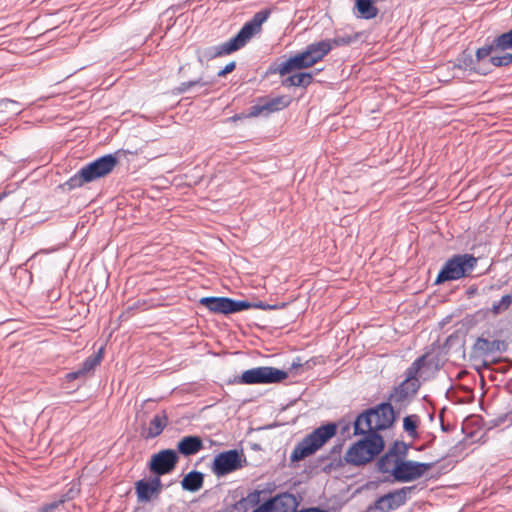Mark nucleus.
<instances>
[{
  "label": "nucleus",
  "mask_w": 512,
  "mask_h": 512,
  "mask_svg": "<svg viewBox=\"0 0 512 512\" xmlns=\"http://www.w3.org/2000/svg\"><path fill=\"white\" fill-rule=\"evenodd\" d=\"M168 423V417L163 412L162 414L155 415L149 422V427L146 431L145 438L151 439L159 436Z\"/></svg>",
  "instance_id": "obj_24"
},
{
  "label": "nucleus",
  "mask_w": 512,
  "mask_h": 512,
  "mask_svg": "<svg viewBox=\"0 0 512 512\" xmlns=\"http://www.w3.org/2000/svg\"><path fill=\"white\" fill-rule=\"evenodd\" d=\"M409 396V392L404 391L402 387H396L394 391L391 393L389 400L394 403H402Z\"/></svg>",
  "instance_id": "obj_35"
},
{
  "label": "nucleus",
  "mask_w": 512,
  "mask_h": 512,
  "mask_svg": "<svg viewBox=\"0 0 512 512\" xmlns=\"http://www.w3.org/2000/svg\"><path fill=\"white\" fill-rule=\"evenodd\" d=\"M102 353L103 348H100L96 354L85 359V361L82 363V366L78 370L68 373L66 376L67 379L72 381L91 373L96 368V366L100 364L103 357Z\"/></svg>",
  "instance_id": "obj_18"
},
{
  "label": "nucleus",
  "mask_w": 512,
  "mask_h": 512,
  "mask_svg": "<svg viewBox=\"0 0 512 512\" xmlns=\"http://www.w3.org/2000/svg\"><path fill=\"white\" fill-rule=\"evenodd\" d=\"M407 446L404 443H395L389 451L378 461L379 470L383 473H391L396 461L400 460L401 455H405Z\"/></svg>",
  "instance_id": "obj_15"
},
{
  "label": "nucleus",
  "mask_w": 512,
  "mask_h": 512,
  "mask_svg": "<svg viewBox=\"0 0 512 512\" xmlns=\"http://www.w3.org/2000/svg\"><path fill=\"white\" fill-rule=\"evenodd\" d=\"M119 160L114 154H106L94 161L84 165L76 174H74L66 185L69 189L82 187L87 183L94 182L100 178L109 175L118 165Z\"/></svg>",
  "instance_id": "obj_3"
},
{
  "label": "nucleus",
  "mask_w": 512,
  "mask_h": 512,
  "mask_svg": "<svg viewBox=\"0 0 512 512\" xmlns=\"http://www.w3.org/2000/svg\"><path fill=\"white\" fill-rule=\"evenodd\" d=\"M330 51L331 47L329 44L326 43L325 40H322L308 45L304 52L313 66L315 63L322 60Z\"/></svg>",
  "instance_id": "obj_22"
},
{
  "label": "nucleus",
  "mask_w": 512,
  "mask_h": 512,
  "mask_svg": "<svg viewBox=\"0 0 512 512\" xmlns=\"http://www.w3.org/2000/svg\"><path fill=\"white\" fill-rule=\"evenodd\" d=\"M208 85H210V82L204 81L202 78H199V79L193 80V81L182 82L178 87V92L185 93L191 87H194V86L205 87Z\"/></svg>",
  "instance_id": "obj_33"
},
{
  "label": "nucleus",
  "mask_w": 512,
  "mask_h": 512,
  "mask_svg": "<svg viewBox=\"0 0 512 512\" xmlns=\"http://www.w3.org/2000/svg\"><path fill=\"white\" fill-rule=\"evenodd\" d=\"M242 456V453L236 449L221 452L215 456L211 470L218 477L232 473L242 468L243 463L246 462Z\"/></svg>",
  "instance_id": "obj_10"
},
{
  "label": "nucleus",
  "mask_w": 512,
  "mask_h": 512,
  "mask_svg": "<svg viewBox=\"0 0 512 512\" xmlns=\"http://www.w3.org/2000/svg\"><path fill=\"white\" fill-rule=\"evenodd\" d=\"M22 109L16 101L5 99L0 102V113H6L9 116L20 114Z\"/></svg>",
  "instance_id": "obj_30"
},
{
  "label": "nucleus",
  "mask_w": 512,
  "mask_h": 512,
  "mask_svg": "<svg viewBox=\"0 0 512 512\" xmlns=\"http://www.w3.org/2000/svg\"><path fill=\"white\" fill-rule=\"evenodd\" d=\"M512 304V295H504L498 302H494L491 307V312L494 315H498L506 311Z\"/></svg>",
  "instance_id": "obj_31"
},
{
  "label": "nucleus",
  "mask_w": 512,
  "mask_h": 512,
  "mask_svg": "<svg viewBox=\"0 0 512 512\" xmlns=\"http://www.w3.org/2000/svg\"><path fill=\"white\" fill-rule=\"evenodd\" d=\"M506 347V343L502 340H489L484 337H478L473 344L472 350L476 356L482 357L504 352Z\"/></svg>",
  "instance_id": "obj_14"
},
{
  "label": "nucleus",
  "mask_w": 512,
  "mask_h": 512,
  "mask_svg": "<svg viewBox=\"0 0 512 512\" xmlns=\"http://www.w3.org/2000/svg\"><path fill=\"white\" fill-rule=\"evenodd\" d=\"M359 33H340L336 32L335 36L332 39L325 40L326 43L329 44L331 50L335 47L340 46H349L352 43L356 42L359 39Z\"/></svg>",
  "instance_id": "obj_26"
},
{
  "label": "nucleus",
  "mask_w": 512,
  "mask_h": 512,
  "mask_svg": "<svg viewBox=\"0 0 512 512\" xmlns=\"http://www.w3.org/2000/svg\"><path fill=\"white\" fill-rule=\"evenodd\" d=\"M199 303L213 313L230 314V298L203 297L200 299Z\"/></svg>",
  "instance_id": "obj_21"
},
{
  "label": "nucleus",
  "mask_w": 512,
  "mask_h": 512,
  "mask_svg": "<svg viewBox=\"0 0 512 512\" xmlns=\"http://www.w3.org/2000/svg\"><path fill=\"white\" fill-rule=\"evenodd\" d=\"M161 480L159 477H154L150 481L139 480L135 484V490L138 501L148 502L152 499L154 494H158L161 491Z\"/></svg>",
  "instance_id": "obj_16"
},
{
  "label": "nucleus",
  "mask_w": 512,
  "mask_h": 512,
  "mask_svg": "<svg viewBox=\"0 0 512 512\" xmlns=\"http://www.w3.org/2000/svg\"><path fill=\"white\" fill-rule=\"evenodd\" d=\"M261 491L254 490L253 492H250L245 498H242L240 500V503H246L250 507L258 506L261 499Z\"/></svg>",
  "instance_id": "obj_34"
},
{
  "label": "nucleus",
  "mask_w": 512,
  "mask_h": 512,
  "mask_svg": "<svg viewBox=\"0 0 512 512\" xmlns=\"http://www.w3.org/2000/svg\"><path fill=\"white\" fill-rule=\"evenodd\" d=\"M489 58V62L495 67L507 66L512 63V53L499 54L494 40L476 51V60L481 62Z\"/></svg>",
  "instance_id": "obj_13"
},
{
  "label": "nucleus",
  "mask_w": 512,
  "mask_h": 512,
  "mask_svg": "<svg viewBox=\"0 0 512 512\" xmlns=\"http://www.w3.org/2000/svg\"><path fill=\"white\" fill-rule=\"evenodd\" d=\"M477 265V258L472 254H456L450 257L441 268L436 283L459 280L469 276Z\"/></svg>",
  "instance_id": "obj_6"
},
{
  "label": "nucleus",
  "mask_w": 512,
  "mask_h": 512,
  "mask_svg": "<svg viewBox=\"0 0 512 512\" xmlns=\"http://www.w3.org/2000/svg\"><path fill=\"white\" fill-rule=\"evenodd\" d=\"M311 81H312V75L310 73L301 72V73H296L294 75L287 77L283 81V85L287 86V87H291V86L306 87L311 83Z\"/></svg>",
  "instance_id": "obj_27"
},
{
  "label": "nucleus",
  "mask_w": 512,
  "mask_h": 512,
  "mask_svg": "<svg viewBox=\"0 0 512 512\" xmlns=\"http://www.w3.org/2000/svg\"><path fill=\"white\" fill-rule=\"evenodd\" d=\"M230 314L252 308V304L247 301L233 300L230 298Z\"/></svg>",
  "instance_id": "obj_36"
},
{
  "label": "nucleus",
  "mask_w": 512,
  "mask_h": 512,
  "mask_svg": "<svg viewBox=\"0 0 512 512\" xmlns=\"http://www.w3.org/2000/svg\"><path fill=\"white\" fill-rule=\"evenodd\" d=\"M336 433L337 425L332 422L314 429L294 447L290 455L291 462H299L311 456L328 440L334 437Z\"/></svg>",
  "instance_id": "obj_4"
},
{
  "label": "nucleus",
  "mask_w": 512,
  "mask_h": 512,
  "mask_svg": "<svg viewBox=\"0 0 512 512\" xmlns=\"http://www.w3.org/2000/svg\"><path fill=\"white\" fill-rule=\"evenodd\" d=\"M472 63H473L472 57H469L468 59L466 57L463 58V66H465L466 68L471 67Z\"/></svg>",
  "instance_id": "obj_41"
},
{
  "label": "nucleus",
  "mask_w": 512,
  "mask_h": 512,
  "mask_svg": "<svg viewBox=\"0 0 512 512\" xmlns=\"http://www.w3.org/2000/svg\"><path fill=\"white\" fill-rule=\"evenodd\" d=\"M202 449L203 441L196 435L185 436L177 444L178 452L186 457L195 455Z\"/></svg>",
  "instance_id": "obj_20"
},
{
  "label": "nucleus",
  "mask_w": 512,
  "mask_h": 512,
  "mask_svg": "<svg viewBox=\"0 0 512 512\" xmlns=\"http://www.w3.org/2000/svg\"><path fill=\"white\" fill-rule=\"evenodd\" d=\"M420 384H415V382H407L405 379L398 387H402L404 391L409 392V395H413L417 392Z\"/></svg>",
  "instance_id": "obj_37"
},
{
  "label": "nucleus",
  "mask_w": 512,
  "mask_h": 512,
  "mask_svg": "<svg viewBox=\"0 0 512 512\" xmlns=\"http://www.w3.org/2000/svg\"><path fill=\"white\" fill-rule=\"evenodd\" d=\"M283 306H284V304H282V305H269V304H265L262 301H259L258 303H255V304H252V307L259 308V309H262V310H273V309H278V308L283 307Z\"/></svg>",
  "instance_id": "obj_39"
},
{
  "label": "nucleus",
  "mask_w": 512,
  "mask_h": 512,
  "mask_svg": "<svg viewBox=\"0 0 512 512\" xmlns=\"http://www.w3.org/2000/svg\"><path fill=\"white\" fill-rule=\"evenodd\" d=\"M425 357H419L417 358L409 368H407L405 375L407 382H415V384H419V380L417 378L421 368L424 365Z\"/></svg>",
  "instance_id": "obj_29"
},
{
  "label": "nucleus",
  "mask_w": 512,
  "mask_h": 512,
  "mask_svg": "<svg viewBox=\"0 0 512 512\" xmlns=\"http://www.w3.org/2000/svg\"><path fill=\"white\" fill-rule=\"evenodd\" d=\"M355 9L357 16L362 19H373L378 14V9L374 6L373 0H356Z\"/></svg>",
  "instance_id": "obj_25"
},
{
  "label": "nucleus",
  "mask_w": 512,
  "mask_h": 512,
  "mask_svg": "<svg viewBox=\"0 0 512 512\" xmlns=\"http://www.w3.org/2000/svg\"><path fill=\"white\" fill-rule=\"evenodd\" d=\"M418 426V418L415 415L406 416L403 420V428L404 430L411 436L416 434Z\"/></svg>",
  "instance_id": "obj_32"
},
{
  "label": "nucleus",
  "mask_w": 512,
  "mask_h": 512,
  "mask_svg": "<svg viewBox=\"0 0 512 512\" xmlns=\"http://www.w3.org/2000/svg\"><path fill=\"white\" fill-rule=\"evenodd\" d=\"M204 483V475L199 471H191L181 481L182 488L189 492L200 490Z\"/></svg>",
  "instance_id": "obj_23"
},
{
  "label": "nucleus",
  "mask_w": 512,
  "mask_h": 512,
  "mask_svg": "<svg viewBox=\"0 0 512 512\" xmlns=\"http://www.w3.org/2000/svg\"><path fill=\"white\" fill-rule=\"evenodd\" d=\"M295 512H327V511L320 509L318 507H312V508L302 509L300 511L296 510Z\"/></svg>",
  "instance_id": "obj_40"
},
{
  "label": "nucleus",
  "mask_w": 512,
  "mask_h": 512,
  "mask_svg": "<svg viewBox=\"0 0 512 512\" xmlns=\"http://www.w3.org/2000/svg\"><path fill=\"white\" fill-rule=\"evenodd\" d=\"M434 467V463H422L412 460H403L400 457L392 469V475L398 482H410L421 478Z\"/></svg>",
  "instance_id": "obj_8"
},
{
  "label": "nucleus",
  "mask_w": 512,
  "mask_h": 512,
  "mask_svg": "<svg viewBox=\"0 0 512 512\" xmlns=\"http://www.w3.org/2000/svg\"><path fill=\"white\" fill-rule=\"evenodd\" d=\"M312 64L310 63V60H308V57L306 56L305 52H301L286 61L281 62L276 71L284 76L288 73H290L294 69H303L311 67Z\"/></svg>",
  "instance_id": "obj_17"
},
{
  "label": "nucleus",
  "mask_w": 512,
  "mask_h": 512,
  "mask_svg": "<svg viewBox=\"0 0 512 512\" xmlns=\"http://www.w3.org/2000/svg\"><path fill=\"white\" fill-rule=\"evenodd\" d=\"M288 377V373L284 370L270 367L261 366L245 370L239 377V383L253 385V384H272L280 383Z\"/></svg>",
  "instance_id": "obj_7"
},
{
  "label": "nucleus",
  "mask_w": 512,
  "mask_h": 512,
  "mask_svg": "<svg viewBox=\"0 0 512 512\" xmlns=\"http://www.w3.org/2000/svg\"><path fill=\"white\" fill-rule=\"evenodd\" d=\"M299 503L290 493H282L265 501L252 512H295Z\"/></svg>",
  "instance_id": "obj_11"
},
{
  "label": "nucleus",
  "mask_w": 512,
  "mask_h": 512,
  "mask_svg": "<svg viewBox=\"0 0 512 512\" xmlns=\"http://www.w3.org/2000/svg\"><path fill=\"white\" fill-rule=\"evenodd\" d=\"M288 105V101L285 97L279 96L266 101L264 104H257L251 107L250 116H259L263 113H271L285 108Z\"/></svg>",
  "instance_id": "obj_19"
},
{
  "label": "nucleus",
  "mask_w": 512,
  "mask_h": 512,
  "mask_svg": "<svg viewBox=\"0 0 512 512\" xmlns=\"http://www.w3.org/2000/svg\"><path fill=\"white\" fill-rule=\"evenodd\" d=\"M178 459V455L174 450H162L152 456L149 468L156 477H159L172 472L178 463Z\"/></svg>",
  "instance_id": "obj_12"
},
{
  "label": "nucleus",
  "mask_w": 512,
  "mask_h": 512,
  "mask_svg": "<svg viewBox=\"0 0 512 512\" xmlns=\"http://www.w3.org/2000/svg\"><path fill=\"white\" fill-rule=\"evenodd\" d=\"M416 489L415 486L402 487L400 489L389 492L375 500L367 509L368 512H389L404 505L407 501L408 494Z\"/></svg>",
  "instance_id": "obj_9"
},
{
  "label": "nucleus",
  "mask_w": 512,
  "mask_h": 512,
  "mask_svg": "<svg viewBox=\"0 0 512 512\" xmlns=\"http://www.w3.org/2000/svg\"><path fill=\"white\" fill-rule=\"evenodd\" d=\"M499 54L509 53L512 50V29L494 39Z\"/></svg>",
  "instance_id": "obj_28"
},
{
  "label": "nucleus",
  "mask_w": 512,
  "mask_h": 512,
  "mask_svg": "<svg viewBox=\"0 0 512 512\" xmlns=\"http://www.w3.org/2000/svg\"><path fill=\"white\" fill-rule=\"evenodd\" d=\"M396 420L394 409L389 402L380 403L359 414L354 421V434H365L390 428Z\"/></svg>",
  "instance_id": "obj_2"
},
{
  "label": "nucleus",
  "mask_w": 512,
  "mask_h": 512,
  "mask_svg": "<svg viewBox=\"0 0 512 512\" xmlns=\"http://www.w3.org/2000/svg\"><path fill=\"white\" fill-rule=\"evenodd\" d=\"M236 67V63L234 61L229 62L222 70L217 73L218 77H224L227 74L231 73Z\"/></svg>",
  "instance_id": "obj_38"
},
{
  "label": "nucleus",
  "mask_w": 512,
  "mask_h": 512,
  "mask_svg": "<svg viewBox=\"0 0 512 512\" xmlns=\"http://www.w3.org/2000/svg\"><path fill=\"white\" fill-rule=\"evenodd\" d=\"M269 15L270 10H260L254 14L251 20L243 25L233 38L216 46L198 49V61L200 63L208 62L214 58L222 57L241 49L255 34L261 31V27L263 23L267 21Z\"/></svg>",
  "instance_id": "obj_1"
},
{
  "label": "nucleus",
  "mask_w": 512,
  "mask_h": 512,
  "mask_svg": "<svg viewBox=\"0 0 512 512\" xmlns=\"http://www.w3.org/2000/svg\"><path fill=\"white\" fill-rule=\"evenodd\" d=\"M365 437L355 442L346 452L345 461L354 466H362L372 461L384 447V440L379 433L366 432Z\"/></svg>",
  "instance_id": "obj_5"
}]
</instances>
